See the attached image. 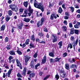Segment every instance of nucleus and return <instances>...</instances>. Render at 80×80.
<instances>
[{"mask_svg":"<svg viewBox=\"0 0 80 80\" xmlns=\"http://www.w3.org/2000/svg\"><path fill=\"white\" fill-rule=\"evenodd\" d=\"M59 72L60 73H62V74L63 73H65V72H64V71L63 70H60Z\"/></svg>","mask_w":80,"mask_h":80,"instance_id":"46","label":"nucleus"},{"mask_svg":"<svg viewBox=\"0 0 80 80\" xmlns=\"http://www.w3.org/2000/svg\"><path fill=\"white\" fill-rule=\"evenodd\" d=\"M12 13H13L12 10H9L8 12L9 16H12Z\"/></svg>","mask_w":80,"mask_h":80,"instance_id":"16","label":"nucleus"},{"mask_svg":"<svg viewBox=\"0 0 80 80\" xmlns=\"http://www.w3.org/2000/svg\"><path fill=\"white\" fill-rule=\"evenodd\" d=\"M16 6L15 4H10L9 6V8L11 9V10H13L14 8Z\"/></svg>","mask_w":80,"mask_h":80,"instance_id":"9","label":"nucleus"},{"mask_svg":"<svg viewBox=\"0 0 80 80\" xmlns=\"http://www.w3.org/2000/svg\"><path fill=\"white\" fill-rule=\"evenodd\" d=\"M28 11L29 12L28 13V15L29 17H30L31 14L33 13V9L31 8V7H29V8Z\"/></svg>","mask_w":80,"mask_h":80,"instance_id":"5","label":"nucleus"},{"mask_svg":"<svg viewBox=\"0 0 80 80\" xmlns=\"http://www.w3.org/2000/svg\"><path fill=\"white\" fill-rule=\"evenodd\" d=\"M30 48H34L35 47V45L32 43H31L29 45Z\"/></svg>","mask_w":80,"mask_h":80,"instance_id":"29","label":"nucleus"},{"mask_svg":"<svg viewBox=\"0 0 80 80\" xmlns=\"http://www.w3.org/2000/svg\"><path fill=\"white\" fill-rule=\"evenodd\" d=\"M30 20V19L29 18H24V22H29Z\"/></svg>","mask_w":80,"mask_h":80,"instance_id":"19","label":"nucleus"},{"mask_svg":"<svg viewBox=\"0 0 80 80\" xmlns=\"http://www.w3.org/2000/svg\"><path fill=\"white\" fill-rule=\"evenodd\" d=\"M65 4H63L62 5V7L64 9V10H65L66 9V8H65Z\"/></svg>","mask_w":80,"mask_h":80,"instance_id":"45","label":"nucleus"},{"mask_svg":"<svg viewBox=\"0 0 80 80\" xmlns=\"http://www.w3.org/2000/svg\"><path fill=\"white\" fill-rule=\"evenodd\" d=\"M58 13H62V12H63V10H62V8L59 7L58 8Z\"/></svg>","mask_w":80,"mask_h":80,"instance_id":"13","label":"nucleus"},{"mask_svg":"<svg viewBox=\"0 0 80 80\" xmlns=\"http://www.w3.org/2000/svg\"><path fill=\"white\" fill-rule=\"evenodd\" d=\"M16 61L17 63V66H18V67H20V66L21 65V64L20 63L19 60L17 59L16 60Z\"/></svg>","mask_w":80,"mask_h":80,"instance_id":"10","label":"nucleus"},{"mask_svg":"<svg viewBox=\"0 0 80 80\" xmlns=\"http://www.w3.org/2000/svg\"><path fill=\"white\" fill-rule=\"evenodd\" d=\"M34 5L36 8L41 9V10L42 12L44 11V8L43 7V6H42L41 3H38V2H37L36 0H34Z\"/></svg>","mask_w":80,"mask_h":80,"instance_id":"1","label":"nucleus"},{"mask_svg":"<svg viewBox=\"0 0 80 80\" xmlns=\"http://www.w3.org/2000/svg\"><path fill=\"white\" fill-rule=\"evenodd\" d=\"M74 27L75 28H79L80 27V22H78L76 25H74Z\"/></svg>","mask_w":80,"mask_h":80,"instance_id":"7","label":"nucleus"},{"mask_svg":"<svg viewBox=\"0 0 80 80\" xmlns=\"http://www.w3.org/2000/svg\"><path fill=\"white\" fill-rule=\"evenodd\" d=\"M67 56V52H66L64 53L63 54V57H66Z\"/></svg>","mask_w":80,"mask_h":80,"instance_id":"43","label":"nucleus"},{"mask_svg":"<svg viewBox=\"0 0 80 80\" xmlns=\"http://www.w3.org/2000/svg\"><path fill=\"white\" fill-rule=\"evenodd\" d=\"M62 1H60L59 3V5H61L62 4Z\"/></svg>","mask_w":80,"mask_h":80,"instance_id":"60","label":"nucleus"},{"mask_svg":"<svg viewBox=\"0 0 80 80\" xmlns=\"http://www.w3.org/2000/svg\"><path fill=\"white\" fill-rule=\"evenodd\" d=\"M50 62L51 63H53V62H54V60L52 58H50Z\"/></svg>","mask_w":80,"mask_h":80,"instance_id":"54","label":"nucleus"},{"mask_svg":"<svg viewBox=\"0 0 80 80\" xmlns=\"http://www.w3.org/2000/svg\"><path fill=\"white\" fill-rule=\"evenodd\" d=\"M76 12H77V13H78L80 14V9L77 10Z\"/></svg>","mask_w":80,"mask_h":80,"instance_id":"64","label":"nucleus"},{"mask_svg":"<svg viewBox=\"0 0 80 80\" xmlns=\"http://www.w3.org/2000/svg\"><path fill=\"white\" fill-rule=\"evenodd\" d=\"M17 52L18 54L19 55H22V52L20 51V50L18 49L17 51Z\"/></svg>","mask_w":80,"mask_h":80,"instance_id":"28","label":"nucleus"},{"mask_svg":"<svg viewBox=\"0 0 80 80\" xmlns=\"http://www.w3.org/2000/svg\"><path fill=\"white\" fill-rule=\"evenodd\" d=\"M24 9L22 8H21L19 9V11L21 13H22L23 12Z\"/></svg>","mask_w":80,"mask_h":80,"instance_id":"47","label":"nucleus"},{"mask_svg":"<svg viewBox=\"0 0 80 80\" xmlns=\"http://www.w3.org/2000/svg\"><path fill=\"white\" fill-rule=\"evenodd\" d=\"M36 41L37 42H40V39L38 38H36Z\"/></svg>","mask_w":80,"mask_h":80,"instance_id":"57","label":"nucleus"},{"mask_svg":"<svg viewBox=\"0 0 80 80\" xmlns=\"http://www.w3.org/2000/svg\"><path fill=\"white\" fill-rule=\"evenodd\" d=\"M29 41H30V40H29V39H27L26 40L25 42V44L26 45H28V43H29Z\"/></svg>","mask_w":80,"mask_h":80,"instance_id":"39","label":"nucleus"},{"mask_svg":"<svg viewBox=\"0 0 80 80\" xmlns=\"http://www.w3.org/2000/svg\"><path fill=\"white\" fill-rule=\"evenodd\" d=\"M39 35L41 37H42L43 36V33L40 32L39 33Z\"/></svg>","mask_w":80,"mask_h":80,"instance_id":"52","label":"nucleus"},{"mask_svg":"<svg viewBox=\"0 0 80 80\" xmlns=\"http://www.w3.org/2000/svg\"><path fill=\"white\" fill-rule=\"evenodd\" d=\"M26 72H27V68L24 67L22 75L23 76H25L26 75Z\"/></svg>","mask_w":80,"mask_h":80,"instance_id":"4","label":"nucleus"},{"mask_svg":"<svg viewBox=\"0 0 80 80\" xmlns=\"http://www.w3.org/2000/svg\"><path fill=\"white\" fill-rule=\"evenodd\" d=\"M10 17L8 15H7L6 18V21L8 22L10 20Z\"/></svg>","mask_w":80,"mask_h":80,"instance_id":"18","label":"nucleus"},{"mask_svg":"<svg viewBox=\"0 0 80 80\" xmlns=\"http://www.w3.org/2000/svg\"><path fill=\"white\" fill-rule=\"evenodd\" d=\"M68 16H65L64 17V18L65 19V20H67L68 19Z\"/></svg>","mask_w":80,"mask_h":80,"instance_id":"53","label":"nucleus"},{"mask_svg":"<svg viewBox=\"0 0 80 80\" xmlns=\"http://www.w3.org/2000/svg\"><path fill=\"white\" fill-rule=\"evenodd\" d=\"M40 26V22H38L37 23V27H39Z\"/></svg>","mask_w":80,"mask_h":80,"instance_id":"59","label":"nucleus"},{"mask_svg":"<svg viewBox=\"0 0 80 80\" xmlns=\"http://www.w3.org/2000/svg\"><path fill=\"white\" fill-rule=\"evenodd\" d=\"M40 65V63H38L35 66V69L36 70H37V67H39Z\"/></svg>","mask_w":80,"mask_h":80,"instance_id":"32","label":"nucleus"},{"mask_svg":"<svg viewBox=\"0 0 80 80\" xmlns=\"http://www.w3.org/2000/svg\"><path fill=\"white\" fill-rule=\"evenodd\" d=\"M65 67L67 70H68L69 69V65H68V64H66Z\"/></svg>","mask_w":80,"mask_h":80,"instance_id":"33","label":"nucleus"},{"mask_svg":"<svg viewBox=\"0 0 80 80\" xmlns=\"http://www.w3.org/2000/svg\"><path fill=\"white\" fill-rule=\"evenodd\" d=\"M77 66L75 64H72L71 66V68H75Z\"/></svg>","mask_w":80,"mask_h":80,"instance_id":"38","label":"nucleus"},{"mask_svg":"<svg viewBox=\"0 0 80 80\" xmlns=\"http://www.w3.org/2000/svg\"><path fill=\"white\" fill-rule=\"evenodd\" d=\"M79 31L78 30H74V33H76V34H78V33Z\"/></svg>","mask_w":80,"mask_h":80,"instance_id":"44","label":"nucleus"},{"mask_svg":"<svg viewBox=\"0 0 80 80\" xmlns=\"http://www.w3.org/2000/svg\"><path fill=\"white\" fill-rule=\"evenodd\" d=\"M74 7L75 8H79V6L77 5H74Z\"/></svg>","mask_w":80,"mask_h":80,"instance_id":"55","label":"nucleus"},{"mask_svg":"<svg viewBox=\"0 0 80 80\" xmlns=\"http://www.w3.org/2000/svg\"><path fill=\"white\" fill-rule=\"evenodd\" d=\"M30 57H26L25 58V63H27L28 61H29V60L30 59Z\"/></svg>","mask_w":80,"mask_h":80,"instance_id":"11","label":"nucleus"},{"mask_svg":"<svg viewBox=\"0 0 80 80\" xmlns=\"http://www.w3.org/2000/svg\"><path fill=\"white\" fill-rule=\"evenodd\" d=\"M9 53L11 55H15V52L13 51H11L9 52Z\"/></svg>","mask_w":80,"mask_h":80,"instance_id":"20","label":"nucleus"},{"mask_svg":"<svg viewBox=\"0 0 80 80\" xmlns=\"http://www.w3.org/2000/svg\"><path fill=\"white\" fill-rule=\"evenodd\" d=\"M65 15L66 16H67L68 17H69V14H68V13L67 12H66L65 13Z\"/></svg>","mask_w":80,"mask_h":80,"instance_id":"61","label":"nucleus"},{"mask_svg":"<svg viewBox=\"0 0 80 80\" xmlns=\"http://www.w3.org/2000/svg\"><path fill=\"white\" fill-rule=\"evenodd\" d=\"M43 30L44 32H48V30H47V28H44Z\"/></svg>","mask_w":80,"mask_h":80,"instance_id":"49","label":"nucleus"},{"mask_svg":"<svg viewBox=\"0 0 80 80\" xmlns=\"http://www.w3.org/2000/svg\"><path fill=\"white\" fill-rule=\"evenodd\" d=\"M49 56H51L52 57H54V52H50L49 54Z\"/></svg>","mask_w":80,"mask_h":80,"instance_id":"23","label":"nucleus"},{"mask_svg":"<svg viewBox=\"0 0 80 80\" xmlns=\"http://www.w3.org/2000/svg\"><path fill=\"white\" fill-rule=\"evenodd\" d=\"M47 61V58L46 57V56H45L43 59L42 60V64H44V63H46V62Z\"/></svg>","mask_w":80,"mask_h":80,"instance_id":"6","label":"nucleus"},{"mask_svg":"<svg viewBox=\"0 0 80 80\" xmlns=\"http://www.w3.org/2000/svg\"><path fill=\"white\" fill-rule=\"evenodd\" d=\"M71 34H73L74 33V28H72L71 29V32H70Z\"/></svg>","mask_w":80,"mask_h":80,"instance_id":"31","label":"nucleus"},{"mask_svg":"<svg viewBox=\"0 0 80 80\" xmlns=\"http://www.w3.org/2000/svg\"><path fill=\"white\" fill-rule=\"evenodd\" d=\"M62 29L64 32H66L67 30V27L63 26L62 27Z\"/></svg>","mask_w":80,"mask_h":80,"instance_id":"26","label":"nucleus"},{"mask_svg":"<svg viewBox=\"0 0 80 80\" xmlns=\"http://www.w3.org/2000/svg\"><path fill=\"white\" fill-rule=\"evenodd\" d=\"M5 29V25H3L1 27V31H4Z\"/></svg>","mask_w":80,"mask_h":80,"instance_id":"12","label":"nucleus"},{"mask_svg":"<svg viewBox=\"0 0 80 80\" xmlns=\"http://www.w3.org/2000/svg\"><path fill=\"white\" fill-rule=\"evenodd\" d=\"M70 47V48H73V46H72V43L68 44V46L67 47V49L68 50L69 48Z\"/></svg>","mask_w":80,"mask_h":80,"instance_id":"21","label":"nucleus"},{"mask_svg":"<svg viewBox=\"0 0 80 80\" xmlns=\"http://www.w3.org/2000/svg\"><path fill=\"white\" fill-rule=\"evenodd\" d=\"M71 40L72 41H73V40H74V37H71Z\"/></svg>","mask_w":80,"mask_h":80,"instance_id":"63","label":"nucleus"},{"mask_svg":"<svg viewBox=\"0 0 80 80\" xmlns=\"http://www.w3.org/2000/svg\"><path fill=\"white\" fill-rule=\"evenodd\" d=\"M54 18V14H52L51 15L50 19L51 20H53Z\"/></svg>","mask_w":80,"mask_h":80,"instance_id":"40","label":"nucleus"},{"mask_svg":"<svg viewBox=\"0 0 80 80\" xmlns=\"http://www.w3.org/2000/svg\"><path fill=\"white\" fill-rule=\"evenodd\" d=\"M40 43H43L45 44V42L43 41H42L41 42H39Z\"/></svg>","mask_w":80,"mask_h":80,"instance_id":"62","label":"nucleus"},{"mask_svg":"<svg viewBox=\"0 0 80 80\" xmlns=\"http://www.w3.org/2000/svg\"><path fill=\"white\" fill-rule=\"evenodd\" d=\"M17 76L18 77H20V78H22V75L20 74V72H18L17 75Z\"/></svg>","mask_w":80,"mask_h":80,"instance_id":"35","label":"nucleus"},{"mask_svg":"<svg viewBox=\"0 0 80 80\" xmlns=\"http://www.w3.org/2000/svg\"><path fill=\"white\" fill-rule=\"evenodd\" d=\"M8 42V38L7 37L5 38V42Z\"/></svg>","mask_w":80,"mask_h":80,"instance_id":"41","label":"nucleus"},{"mask_svg":"<svg viewBox=\"0 0 80 80\" xmlns=\"http://www.w3.org/2000/svg\"><path fill=\"white\" fill-rule=\"evenodd\" d=\"M50 75H48L44 78L43 80H46L47 79H48V78L50 77Z\"/></svg>","mask_w":80,"mask_h":80,"instance_id":"36","label":"nucleus"},{"mask_svg":"<svg viewBox=\"0 0 80 80\" xmlns=\"http://www.w3.org/2000/svg\"><path fill=\"white\" fill-rule=\"evenodd\" d=\"M35 76V73H31L29 76V78H32Z\"/></svg>","mask_w":80,"mask_h":80,"instance_id":"24","label":"nucleus"},{"mask_svg":"<svg viewBox=\"0 0 80 80\" xmlns=\"http://www.w3.org/2000/svg\"><path fill=\"white\" fill-rule=\"evenodd\" d=\"M23 5L25 7L27 8L28 6V2H24L23 3Z\"/></svg>","mask_w":80,"mask_h":80,"instance_id":"27","label":"nucleus"},{"mask_svg":"<svg viewBox=\"0 0 80 80\" xmlns=\"http://www.w3.org/2000/svg\"><path fill=\"white\" fill-rule=\"evenodd\" d=\"M6 48H7V50H10V45H8L6 47Z\"/></svg>","mask_w":80,"mask_h":80,"instance_id":"42","label":"nucleus"},{"mask_svg":"<svg viewBox=\"0 0 80 80\" xmlns=\"http://www.w3.org/2000/svg\"><path fill=\"white\" fill-rule=\"evenodd\" d=\"M78 39H77L76 40V41L75 43L74 42V43L72 44L73 46V47L74 49H75V46H77V44H78Z\"/></svg>","mask_w":80,"mask_h":80,"instance_id":"8","label":"nucleus"},{"mask_svg":"<svg viewBox=\"0 0 80 80\" xmlns=\"http://www.w3.org/2000/svg\"><path fill=\"white\" fill-rule=\"evenodd\" d=\"M12 11H14V12H17L18 11V8L16 6H15V7L12 10Z\"/></svg>","mask_w":80,"mask_h":80,"instance_id":"17","label":"nucleus"},{"mask_svg":"<svg viewBox=\"0 0 80 80\" xmlns=\"http://www.w3.org/2000/svg\"><path fill=\"white\" fill-rule=\"evenodd\" d=\"M64 24L66 25H67V21L66 20L64 21Z\"/></svg>","mask_w":80,"mask_h":80,"instance_id":"58","label":"nucleus"},{"mask_svg":"<svg viewBox=\"0 0 80 80\" xmlns=\"http://www.w3.org/2000/svg\"><path fill=\"white\" fill-rule=\"evenodd\" d=\"M52 37L53 43L56 42L57 41V36H55V35L54 34H52Z\"/></svg>","mask_w":80,"mask_h":80,"instance_id":"3","label":"nucleus"},{"mask_svg":"<svg viewBox=\"0 0 80 80\" xmlns=\"http://www.w3.org/2000/svg\"><path fill=\"white\" fill-rule=\"evenodd\" d=\"M60 60H61V58H58V57H57L54 60L56 62H59L60 61Z\"/></svg>","mask_w":80,"mask_h":80,"instance_id":"25","label":"nucleus"},{"mask_svg":"<svg viewBox=\"0 0 80 80\" xmlns=\"http://www.w3.org/2000/svg\"><path fill=\"white\" fill-rule=\"evenodd\" d=\"M38 55V52H37L35 54L33 55V57L34 58H36L37 57Z\"/></svg>","mask_w":80,"mask_h":80,"instance_id":"34","label":"nucleus"},{"mask_svg":"<svg viewBox=\"0 0 80 80\" xmlns=\"http://www.w3.org/2000/svg\"><path fill=\"white\" fill-rule=\"evenodd\" d=\"M69 27H70V28H72L73 27V25H72V23H69Z\"/></svg>","mask_w":80,"mask_h":80,"instance_id":"50","label":"nucleus"},{"mask_svg":"<svg viewBox=\"0 0 80 80\" xmlns=\"http://www.w3.org/2000/svg\"><path fill=\"white\" fill-rule=\"evenodd\" d=\"M54 5V3H52V4H50V2L49 6V7H53V6Z\"/></svg>","mask_w":80,"mask_h":80,"instance_id":"56","label":"nucleus"},{"mask_svg":"<svg viewBox=\"0 0 80 80\" xmlns=\"http://www.w3.org/2000/svg\"><path fill=\"white\" fill-rule=\"evenodd\" d=\"M12 70L13 69L12 68L10 69L8 71V73H6V75H5V73H3V76H2V77L3 78H5V77L6 76L8 77H10V76L11 74V73H12Z\"/></svg>","mask_w":80,"mask_h":80,"instance_id":"2","label":"nucleus"},{"mask_svg":"<svg viewBox=\"0 0 80 80\" xmlns=\"http://www.w3.org/2000/svg\"><path fill=\"white\" fill-rule=\"evenodd\" d=\"M58 45H59V48H61V47H62V45H63V44H62V41H61L59 42L58 43Z\"/></svg>","mask_w":80,"mask_h":80,"instance_id":"14","label":"nucleus"},{"mask_svg":"<svg viewBox=\"0 0 80 80\" xmlns=\"http://www.w3.org/2000/svg\"><path fill=\"white\" fill-rule=\"evenodd\" d=\"M59 76L58 75V74H57V75H56L55 77V80H58V79H59Z\"/></svg>","mask_w":80,"mask_h":80,"instance_id":"30","label":"nucleus"},{"mask_svg":"<svg viewBox=\"0 0 80 80\" xmlns=\"http://www.w3.org/2000/svg\"><path fill=\"white\" fill-rule=\"evenodd\" d=\"M39 75L40 76H42V75L43 74V73L42 72H40L39 73Z\"/></svg>","mask_w":80,"mask_h":80,"instance_id":"48","label":"nucleus"},{"mask_svg":"<svg viewBox=\"0 0 80 80\" xmlns=\"http://www.w3.org/2000/svg\"><path fill=\"white\" fill-rule=\"evenodd\" d=\"M30 39L33 41V42H35V36H34V34L32 35L30 37Z\"/></svg>","mask_w":80,"mask_h":80,"instance_id":"15","label":"nucleus"},{"mask_svg":"<svg viewBox=\"0 0 80 80\" xmlns=\"http://www.w3.org/2000/svg\"><path fill=\"white\" fill-rule=\"evenodd\" d=\"M13 57L12 56H10L8 58V60H12V59H13Z\"/></svg>","mask_w":80,"mask_h":80,"instance_id":"51","label":"nucleus"},{"mask_svg":"<svg viewBox=\"0 0 80 80\" xmlns=\"http://www.w3.org/2000/svg\"><path fill=\"white\" fill-rule=\"evenodd\" d=\"M70 8H71V11L72 12V13H73V12L74 11V10H75V9L74 8V7H70Z\"/></svg>","mask_w":80,"mask_h":80,"instance_id":"37","label":"nucleus"},{"mask_svg":"<svg viewBox=\"0 0 80 80\" xmlns=\"http://www.w3.org/2000/svg\"><path fill=\"white\" fill-rule=\"evenodd\" d=\"M61 77L62 78H66V73L65 72H64V73H62V75H61Z\"/></svg>","mask_w":80,"mask_h":80,"instance_id":"22","label":"nucleus"}]
</instances>
